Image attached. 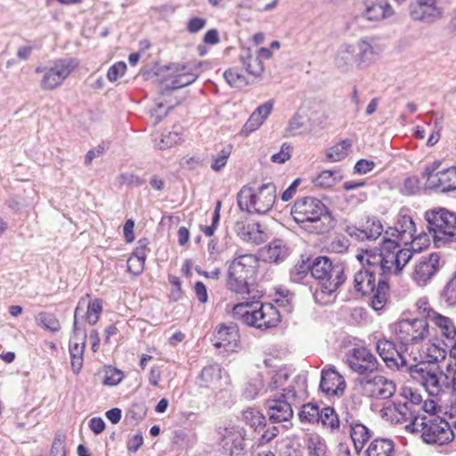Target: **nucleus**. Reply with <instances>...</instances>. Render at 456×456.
Here are the masks:
<instances>
[{
	"label": "nucleus",
	"mask_w": 456,
	"mask_h": 456,
	"mask_svg": "<svg viewBox=\"0 0 456 456\" xmlns=\"http://www.w3.org/2000/svg\"><path fill=\"white\" fill-rule=\"evenodd\" d=\"M289 374L285 370L274 372L269 384L272 393L266 400L269 419L273 423L289 421L294 408H299L307 396V381L305 375L298 374L289 382Z\"/></svg>",
	"instance_id": "1"
},
{
	"label": "nucleus",
	"mask_w": 456,
	"mask_h": 456,
	"mask_svg": "<svg viewBox=\"0 0 456 456\" xmlns=\"http://www.w3.org/2000/svg\"><path fill=\"white\" fill-rule=\"evenodd\" d=\"M226 288L245 300L234 306L233 311L239 313L244 305H253V302L248 301L249 299H257L262 297L261 292L255 288L254 284L259 259L254 254L236 252L233 259L226 262Z\"/></svg>",
	"instance_id": "2"
},
{
	"label": "nucleus",
	"mask_w": 456,
	"mask_h": 456,
	"mask_svg": "<svg viewBox=\"0 0 456 456\" xmlns=\"http://www.w3.org/2000/svg\"><path fill=\"white\" fill-rule=\"evenodd\" d=\"M290 214L295 222L308 232L324 233L333 227V218L327 207L316 198L297 200Z\"/></svg>",
	"instance_id": "3"
},
{
	"label": "nucleus",
	"mask_w": 456,
	"mask_h": 456,
	"mask_svg": "<svg viewBox=\"0 0 456 456\" xmlns=\"http://www.w3.org/2000/svg\"><path fill=\"white\" fill-rule=\"evenodd\" d=\"M412 257L411 250L406 248H384L381 243L380 252L366 250L356 256L360 264L371 265L377 271L378 276L384 278L389 283V278L399 275L404 266Z\"/></svg>",
	"instance_id": "4"
},
{
	"label": "nucleus",
	"mask_w": 456,
	"mask_h": 456,
	"mask_svg": "<svg viewBox=\"0 0 456 456\" xmlns=\"http://www.w3.org/2000/svg\"><path fill=\"white\" fill-rule=\"evenodd\" d=\"M362 268L354 276V288L362 296L370 297V305L375 311L382 310L389 298L390 287L387 281L378 276V273L371 265L364 261Z\"/></svg>",
	"instance_id": "5"
},
{
	"label": "nucleus",
	"mask_w": 456,
	"mask_h": 456,
	"mask_svg": "<svg viewBox=\"0 0 456 456\" xmlns=\"http://www.w3.org/2000/svg\"><path fill=\"white\" fill-rule=\"evenodd\" d=\"M276 186L273 183H264L256 189L243 186L237 195L238 206L249 214L265 215L275 202Z\"/></svg>",
	"instance_id": "6"
},
{
	"label": "nucleus",
	"mask_w": 456,
	"mask_h": 456,
	"mask_svg": "<svg viewBox=\"0 0 456 456\" xmlns=\"http://www.w3.org/2000/svg\"><path fill=\"white\" fill-rule=\"evenodd\" d=\"M311 275L319 281L315 297L321 294L331 295L346 281L344 266L341 264H333L327 256H317L311 263Z\"/></svg>",
	"instance_id": "7"
},
{
	"label": "nucleus",
	"mask_w": 456,
	"mask_h": 456,
	"mask_svg": "<svg viewBox=\"0 0 456 456\" xmlns=\"http://www.w3.org/2000/svg\"><path fill=\"white\" fill-rule=\"evenodd\" d=\"M411 433H420L424 443L443 445L452 441L454 435L450 424L444 419L430 415H422L418 423L411 425Z\"/></svg>",
	"instance_id": "8"
},
{
	"label": "nucleus",
	"mask_w": 456,
	"mask_h": 456,
	"mask_svg": "<svg viewBox=\"0 0 456 456\" xmlns=\"http://www.w3.org/2000/svg\"><path fill=\"white\" fill-rule=\"evenodd\" d=\"M429 233L437 247L449 241H456V214L445 208L426 212Z\"/></svg>",
	"instance_id": "9"
},
{
	"label": "nucleus",
	"mask_w": 456,
	"mask_h": 456,
	"mask_svg": "<svg viewBox=\"0 0 456 456\" xmlns=\"http://www.w3.org/2000/svg\"><path fill=\"white\" fill-rule=\"evenodd\" d=\"M395 335L404 346L419 345L430 336L429 323L424 319H401L395 323Z\"/></svg>",
	"instance_id": "10"
},
{
	"label": "nucleus",
	"mask_w": 456,
	"mask_h": 456,
	"mask_svg": "<svg viewBox=\"0 0 456 456\" xmlns=\"http://www.w3.org/2000/svg\"><path fill=\"white\" fill-rule=\"evenodd\" d=\"M256 299H249L253 302L252 305L246 306L235 314H241L243 322L260 330H267L275 327L280 322V313L272 304H261L258 309L254 308L255 304H258Z\"/></svg>",
	"instance_id": "11"
},
{
	"label": "nucleus",
	"mask_w": 456,
	"mask_h": 456,
	"mask_svg": "<svg viewBox=\"0 0 456 456\" xmlns=\"http://www.w3.org/2000/svg\"><path fill=\"white\" fill-rule=\"evenodd\" d=\"M84 302H81L74 311L73 333L69 342L71 370L78 374L84 363V353L86 343V332L83 325L78 322V315L83 311Z\"/></svg>",
	"instance_id": "12"
},
{
	"label": "nucleus",
	"mask_w": 456,
	"mask_h": 456,
	"mask_svg": "<svg viewBox=\"0 0 456 456\" xmlns=\"http://www.w3.org/2000/svg\"><path fill=\"white\" fill-rule=\"evenodd\" d=\"M415 223L412 218L400 213L394 226L387 227L382 240L384 248H399L400 244L409 245L415 232Z\"/></svg>",
	"instance_id": "13"
},
{
	"label": "nucleus",
	"mask_w": 456,
	"mask_h": 456,
	"mask_svg": "<svg viewBox=\"0 0 456 456\" xmlns=\"http://www.w3.org/2000/svg\"><path fill=\"white\" fill-rule=\"evenodd\" d=\"M358 385L364 396L376 400L389 399L396 391L395 383L392 379L379 374L360 378Z\"/></svg>",
	"instance_id": "14"
},
{
	"label": "nucleus",
	"mask_w": 456,
	"mask_h": 456,
	"mask_svg": "<svg viewBox=\"0 0 456 456\" xmlns=\"http://www.w3.org/2000/svg\"><path fill=\"white\" fill-rule=\"evenodd\" d=\"M441 266L440 253L432 252L421 256L413 265L411 278L418 287H426L437 274Z\"/></svg>",
	"instance_id": "15"
},
{
	"label": "nucleus",
	"mask_w": 456,
	"mask_h": 456,
	"mask_svg": "<svg viewBox=\"0 0 456 456\" xmlns=\"http://www.w3.org/2000/svg\"><path fill=\"white\" fill-rule=\"evenodd\" d=\"M439 165L440 163L434 162L426 167L422 174V178L426 179V188L441 192L456 191V167L436 172Z\"/></svg>",
	"instance_id": "16"
},
{
	"label": "nucleus",
	"mask_w": 456,
	"mask_h": 456,
	"mask_svg": "<svg viewBox=\"0 0 456 456\" xmlns=\"http://www.w3.org/2000/svg\"><path fill=\"white\" fill-rule=\"evenodd\" d=\"M411 377L419 383L431 396H436L443 391L440 381L442 373L438 368H432L425 362L410 365L406 370Z\"/></svg>",
	"instance_id": "17"
},
{
	"label": "nucleus",
	"mask_w": 456,
	"mask_h": 456,
	"mask_svg": "<svg viewBox=\"0 0 456 456\" xmlns=\"http://www.w3.org/2000/svg\"><path fill=\"white\" fill-rule=\"evenodd\" d=\"M346 362L349 368L360 375H367L378 370L377 357L365 346H354L346 354Z\"/></svg>",
	"instance_id": "18"
},
{
	"label": "nucleus",
	"mask_w": 456,
	"mask_h": 456,
	"mask_svg": "<svg viewBox=\"0 0 456 456\" xmlns=\"http://www.w3.org/2000/svg\"><path fill=\"white\" fill-rule=\"evenodd\" d=\"M77 65V63L74 59L56 60L45 69L41 79V88L43 90H53L60 86Z\"/></svg>",
	"instance_id": "19"
},
{
	"label": "nucleus",
	"mask_w": 456,
	"mask_h": 456,
	"mask_svg": "<svg viewBox=\"0 0 456 456\" xmlns=\"http://www.w3.org/2000/svg\"><path fill=\"white\" fill-rule=\"evenodd\" d=\"M383 419L392 424H405V429L411 433V425L418 423L420 415H418L414 409L409 408L402 400H396L387 403L380 411Z\"/></svg>",
	"instance_id": "20"
},
{
	"label": "nucleus",
	"mask_w": 456,
	"mask_h": 456,
	"mask_svg": "<svg viewBox=\"0 0 456 456\" xmlns=\"http://www.w3.org/2000/svg\"><path fill=\"white\" fill-rule=\"evenodd\" d=\"M376 350L389 369L406 370L410 366L405 357L398 352L395 344L391 340L379 339L376 342Z\"/></svg>",
	"instance_id": "21"
},
{
	"label": "nucleus",
	"mask_w": 456,
	"mask_h": 456,
	"mask_svg": "<svg viewBox=\"0 0 456 456\" xmlns=\"http://www.w3.org/2000/svg\"><path fill=\"white\" fill-rule=\"evenodd\" d=\"M220 434L223 446L229 451L230 456H245L247 452L246 432L243 428L239 426L227 427Z\"/></svg>",
	"instance_id": "22"
},
{
	"label": "nucleus",
	"mask_w": 456,
	"mask_h": 456,
	"mask_svg": "<svg viewBox=\"0 0 456 456\" xmlns=\"http://www.w3.org/2000/svg\"><path fill=\"white\" fill-rule=\"evenodd\" d=\"M431 323L441 336L444 345L450 348V356L456 359V324L454 320L439 314Z\"/></svg>",
	"instance_id": "23"
},
{
	"label": "nucleus",
	"mask_w": 456,
	"mask_h": 456,
	"mask_svg": "<svg viewBox=\"0 0 456 456\" xmlns=\"http://www.w3.org/2000/svg\"><path fill=\"white\" fill-rule=\"evenodd\" d=\"M346 387L344 377L331 366L322 370L320 388L328 395H342Z\"/></svg>",
	"instance_id": "24"
},
{
	"label": "nucleus",
	"mask_w": 456,
	"mask_h": 456,
	"mask_svg": "<svg viewBox=\"0 0 456 456\" xmlns=\"http://www.w3.org/2000/svg\"><path fill=\"white\" fill-rule=\"evenodd\" d=\"M240 340L239 330L235 325H219L213 334L212 342L214 346L224 348L226 352H233L238 346Z\"/></svg>",
	"instance_id": "25"
},
{
	"label": "nucleus",
	"mask_w": 456,
	"mask_h": 456,
	"mask_svg": "<svg viewBox=\"0 0 456 456\" xmlns=\"http://www.w3.org/2000/svg\"><path fill=\"white\" fill-rule=\"evenodd\" d=\"M395 11L387 0H364L362 15L370 21H379L392 17Z\"/></svg>",
	"instance_id": "26"
},
{
	"label": "nucleus",
	"mask_w": 456,
	"mask_h": 456,
	"mask_svg": "<svg viewBox=\"0 0 456 456\" xmlns=\"http://www.w3.org/2000/svg\"><path fill=\"white\" fill-rule=\"evenodd\" d=\"M345 427L348 428V433L354 451L359 454L366 443L370 439L372 431L358 419H345Z\"/></svg>",
	"instance_id": "27"
},
{
	"label": "nucleus",
	"mask_w": 456,
	"mask_h": 456,
	"mask_svg": "<svg viewBox=\"0 0 456 456\" xmlns=\"http://www.w3.org/2000/svg\"><path fill=\"white\" fill-rule=\"evenodd\" d=\"M385 231L380 220L375 217L367 220L364 229H359L355 226H347L346 228V232L349 236L354 237L359 240H375L382 234L384 238Z\"/></svg>",
	"instance_id": "28"
},
{
	"label": "nucleus",
	"mask_w": 456,
	"mask_h": 456,
	"mask_svg": "<svg viewBox=\"0 0 456 456\" xmlns=\"http://www.w3.org/2000/svg\"><path fill=\"white\" fill-rule=\"evenodd\" d=\"M411 17L415 20L432 22L438 19L442 12L434 0L419 1L410 7Z\"/></svg>",
	"instance_id": "29"
},
{
	"label": "nucleus",
	"mask_w": 456,
	"mask_h": 456,
	"mask_svg": "<svg viewBox=\"0 0 456 456\" xmlns=\"http://www.w3.org/2000/svg\"><path fill=\"white\" fill-rule=\"evenodd\" d=\"M235 230L238 236L244 241L259 245L266 240V234L261 229L259 223L238 222Z\"/></svg>",
	"instance_id": "30"
},
{
	"label": "nucleus",
	"mask_w": 456,
	"mask_h": 456,
	"mask_svg": "<svg viewBox=\"0 0 456 456\" xmlns=\"http://www.w3.org/2000/svg\"><path fill=\"white\" fill-rule=\"evenodd\" d=\"M81 302H84V306L83 311L80 312L78 317L81 315V317L85 319L87 323L90 325H95L98 322L100 315L102 312V299L95 298L87 302L85 298H82L78 301L77 306H78Z\"/></svg>",
	"instance_id": "31"
},
{
	"label": "nucleus",
	"mask_w": 456,
	"mask_h": 456,
	"mask_svg": "<svg viewBox=\"0 0 456 456\" xmlns=\"http://www.w3.org/2000/svg\"><path fill=\"white\" fill-rule=\"evenodd\" d=\"M395 443L388 438H376L370 442L364 456H394Z\"/></svg>",
	"instance_id": "32"
},
{
	"label": "nucleus",
	"mask_w": 456,
	"mask_h": 456,
	"mask_svg": "<svg viewBox=\"0 0 456 456\" xmlns=\"http://www.w3.org/2000/svg\"><path fill=\"white\" fill-rule=\"evenodd\" d=\"M355 47V63L363 68L370 65L374 60L375 53L372 45L365 38L360 39Z\"/></svg>",
	"instance_id": "33"
},
{
	"label": "nucleus",
	"mask_w": 456,
	"mask_h": 456,
	"mask_svg": "<svg viewBox=\"0 0 456 456\" xmlns=\"http://www.w3.org/2000/svg\"><path fill=\"white\" fill-rule=\"evenodd\" d=\"M355 62V47L353 45L342 44L336 54V66L346 71Z\"/></svg>",
	"instance_id": "34"
},
{
	"label": "nucleus",
	"mask_w": 456,
	"mask_h": 456,
	"mask_svg": "<svg viewBox=\"0 0 456 456\" xmlns=\"http://www.w3.org/2000/svg\"><path fill=\"white\" fill-rule=\"evenodd\" d=\"M221 378V367L218 364H210L202 369L198 378V383L201 387H214Z\"/></svg>",
	"instance_id": "35"
},
{
	"label": "nucleus",
	"mask_w": 456,
	"mask_h": 456,
	"mask_svg": "<svg viewBox=\"0 0 456 456\" xmlns=\"http://www.w3.org/2000/svg\"><path fill=\"white\" fill-rule=\"evenodd\" d=\"M199 75L187 70L186 67H182L178 74L172 79L167 80L166 87L170 90L179 89L192 84Z\"/></svg>",
	"instance_id": "36"
},
{
	"label": "nucleus",
	"mask_w": 456,
	"mask_h": 456,
	"mask_svg": "<svg viewBox=\"0 0 456 456\" xmlns=\"http://www.w3.org/2000/svg\"><path fill=\"white\" fill-rule=\"evenodd\" d=\"M240 60L248 74L257 77L264 71V66L259 57L253 56L249 50L243 51L240 55Z\"/></svg>",
	"instance_id": "37"
},
{
	"label": "nucleus",
	"mask_w": 456,
	"mask_h": 456,
	"mask_svg": "<svg viewBox=\"0 0 456 456\" xmlns=\"http://www.w3.org/2000/svg\"><path fill=\"white\" fill-rule=\"evenodd\" d=\"M289 256V248L280 240L272 241L266 250L265 258L269 262L279 263L283 261Z\"/></svg>",
	"instance_id": "38"
},
{
	"label": "nucleus",
	"mask_w": 456,
	"mask_h": 456,
	"mask_svg": "<svg viewBox=\"0 0 456 456\" xmlns=\"http://www.w3.org/2000/svg\"><path fill=\"white\" fill-rule=\"evenodd\" d=\"M403 397V403H405L409 408L414 409V411L419 415L421 410L428 411L427 403L424 406L421 405L422 397L419 394L413 391L411 387H404L401 393Z\"/></svg>",
	"instance_id": "39"
},
{
	"label": "nucleus",
	"mask_w": 456,
	"mask_h": 456,
	"mask_svg": "<svg viewBox=\"0 0 456 456\" xmlns=\"http://www.w3.org/2000/svg\"><path fill=\"white\" fill-rule=\"evenodd\" d=\"M329 428L331 433H337L340 429V420L339 418L332 407H324L321 410L320 412V420L319 422Z\"/></svg>",
	"instance_id": "40"
},
{
	"label": "nucleus",
	"mask_w": 456,
	"mask_h": 456,
	"mask_svg": "<svg viewBox=\"0 0 456 456\" xmlns=\"http://www.w3.org/2000/svg\"><path fill=\"white\" fill-rule=\"evenodd\" d=\"M362 405V399L360 395L355 394H351L347 397H346L341 403V411L343 415V421L345 422V419H355L354 414L358 411Z\"/></svg>",
	"instance_id": "41"
},
{
	"label": "nucleus",
	"mask_w": 456,
	"mask_h": 456,
	"mask_svg": "<svg viewBox=\"0 0 456 456\" xmlns=\"http://www.w3.org/2000/svg\"><path fill=\"white\" fill-rule=\"evenodd\" d=\"M245 422L255 429L256 432H262L265 427V416L255 408H248L242 413Z\"/></svg>",
	"instance_id": "42"
},
{
	"label": "nucleus",
	"mask_w": 456,
	"mask_h": 456,
	"mask_svg": "<svg viewBox=\"0 0 456 456\" xmlns=\"http://www.w3.org/2000/svg\"><path fill=\"white\" fill-rule=\"evenodd\" d=\"M416 309L419 315L418 319H424L428 323L431 322L440 313L436 312L428 302V298L423 297H419L416 304Z\"/></svg>",
	"instance_id": "43"
},
{
	"label": "nucleus",
	"mask_w": 456,
	"mask_h": 456,
	"mask_svg": "<svg viewBox=\"0 0 456 456\" xmlns=\"http://www.w3.org/2000/svg\"><path fill=\"white\" fill-rule=\"evenodd\" d=\"M36 322L39 326L52 332H57L61 330L59 320L52 314L41 312L36 316Z\"/></svg>",
	"instance_id": "44"
},
{
	"label": "nucleus",
	"mask_w": 456,
	"mask_h": 456,
	"mask_svg": "<svg viewBox=\"0 0 456 456\" xmlns=\"http://www.w3.org/2000/svg\"><path fill=\"white\" fill-rule=\"evenodd\" d=\"M300 407L301 411H299L298 416L302 422H319L321 410L317 405L313 403H306L304 405H300Z\"/></svg>",
	"instance_id": "45"
},
{
	"label": "nucleus",
	"mask_w": 456,
	"mask_h": 456,
	"mask_svg": "<svg viewBox=\"0 0 456 456\" xmlns=\"http://www.w3.org/2000/svg\"><path fill=\"white\" fill-rule=\"evenodd\" d=\"M350 146L351 142L349 140H342L329 149L327 158L333 162L340 161L347 156V150Z\"/></svg>",
	"instance_id": "46"
},
{
	"label": "nucleus",
	"mask_w": 456,
	"mask_h": 456,
	"mask_svg": "<svg viewBox=\"0 0 456 456\" xmlns=\"http://www.w3.org/2000/svg\"><path fill=\"white\" fill-rule=\"evenodd\" d=\"M311 273V264L302 260L298 262L289 272V279L296 283L303 282L304 279Z\"/></svg>",
	"instance_id": "47"
},
{
	"label": "nucleus",
	"mask_w": 456,
	"mask_h": 456,
	"mask_svg": "<svg viewBox=\"0 0 456 456\" xmlns=\"http://www.w3.org/2000/svg\"><path fill=\"white\" fill-rule=\"evenodd\" d=\"M441 297L448 305H456V273L444 288Z\"/></svg>",
	"instance_id": "48"
},
{
	"label": "nucleus",
	"mask_w": 456,
	"mask_h": 456,
	"mask_svg": "<svg viewBox=\"0 0 456 456\" xmlns=\"http://www.w3.org/2000/svg\"><path fill=\"white\" fill-rule=\"evenodd\" d=\"M181 141L182 135L179 132H168L161 135V138L156 146L159 150H166L178 144Z\"/></svg>",
	"instance_id": "49"
},
{
	"label": "nucleus",
	"mask_w": 456,
	"mask_h": 456,
	"mask_svg": "<svg viewBox=\"0 0 456 456\" xmlns=\"http://www.w3.org/2000/svg\"><path fill=\"white\" fill-rule=\"evenodd\" d=\"M315 186L322 188H330L336 183L335 172L324 170L321 172L314 180Z\"/></svg>",
	"instance_id": "50"
},
{
	"label": "nucleus",
	"mask_w": 456,
	"mask_h": 456,
	"mask_svg": "<svg viewBox=\"0 0 456 456\" xmlns=\"http://www.w3.org/2000/svg\"><path fill=\"white\" fill-rule=\"evenodd\" d=\"M231 155V149L229 147L224 148L217 154L212 156L211 168L214 171H220L225 167L227 160Z\"/></svg>",
	"instance_id": "51"
},
{
	"label": "nucleus",
	"mask_w": 456,
	"mask_h": 456,
	"mask_svg": "<svg viewBox=\"0 0 456 456\" xmlns=\"http://www.w3.org/2000/svg\"><path fill=\"white\" fill-rule=\"evenodd\" d=\"M305 127V123L303 120V118L298 114H296L289 120L286 132L289 136H296L302 134Z\"/></svg>",
	"instance_id": "52"
},
{
	"label": "nucleus",
	"mask_w": 456,
	"mask_h": 456,
	"mask_svg": "<svg viewBox=\"0 0 456 456\" xmlns=\"http://www.w3.org/2000/svg\"><path fill=\"white\" fill-rule=\"evenodd\" d=\"M412 240L409 241V245L411 244V248L409 249L413 251H419L423 247H427L429 243L428 235L423 232H417V229L415 228V232L412 234Z\"/></svg>",
	"instance_id": "53"
},
{
	"label": "nucleus",
	"mask_w": 456,
	"mask_h": 456,
	"mask_svg": "<svg viewBox=\"0 0 456 456\" xmlns=\"http://www.w3.org/2000/svg\"><path fill=\"white\" fill-rule=\"evenodd\" d=\"M227 83L232 87H241L246 85V79L243 75L235 69H228L224 73Z\"/></svg>",
	"instance_id": "54"
},
{
	"label": "nucleus",
	"mask_w": 456,
	"mask_h": 456,
	"mask_svg": "<svg viewBox=\"0 0 456 456\" xmlns=\"http://www.w3.org/2000/svg\"><path fill=\"white\" fill-rule=\"evenodd\" d=\"M263 388L262 379L260 377L256 378L246 386L243 395L248 399H254L260 394Z\"/></svg>",
	"instance_id": "55"
},
{
	"label": "nucleus",
	"mask_w": 456,
	"mask_h": 456,
	"mask_svg": "<svg viewBox=\"0 0 456 456\" xmlns=\"http://www.w3.org/2000/svg\"><path fill=\"white\" fill-rule=\"evenodd\" d=\"M427 350V356L429 362H438L445 359L447 354L446 350L436 344H431Z\"/></svg>",
	"instance_id": "56"
},
{
	"label": "nucleus",
	"mask_w": 456,
	"mask_h": 456,
	"mask_svg": "<svg viewBox=\"0 0 456 456\" xmlns=\"http://www.w3.org/2000/svg\"><path fill=\"white\" fill-rule=\"evenodd\" d=\"M124 379V374L120 370L116 368H109L105 371L103 384L106 386H116Z\"/></svg>",
	"instance_id": "57"
},
{
	"label": "nucleus",
	"mask_w": 456,
	"mask_h": 456,
	"mask_svg": "<svg viewBox=\"0 0 456 456\" xmlns=\"http://www.w3.org/2000/svg\"><path fill=\"white\" fill-rule=\"evenodd\" d=\"M307 449L308 456H328L325 444L318 439H311Z\"/></svg>",
	"instance_id": "58"
},
{
	"label": "nucleus",
	"mask_w": 456,
	"mask_h": 456,
	"mask_svg": "<svg viewBox=\"0 0 456 456\" xmlns=\"http://www.w3.org/2000/svg\"><path fill=\"white\" fill-rule=\"evenodd\" d=\"M349 248V242L345 237L337 236L335 237L330 244L329 245V249L331 252L343 254L347 251Z\"/></svg>",
	"instance_id": "59"
},
{
	"label": "nucleus",
	"mask_w": 456,
	"mask_h": 456,
	"mask_svg": "<svg viewBox=\"0 0 456 456\" xmlns=\"http://www.w3.org/2000/svg\"><path fill=\"white\" fill-rule=\"evenodd\" d=\"M290 157H291V146L289 143L284 142L281 145L280 151L278 153H274L272 155L271 159L274 163L283 164L287 160H289L290 159Z\"/></svg>",
	"instance_id": "60"
},
{
	"label": "nucleus",
	"mask_w": 456,
	"mask_h": 456,
	"mask_svg": "<svg viewBox=\"0 0 456 456\" xmlns=\"http://www.w3.org/2000/svg\"><path fill=\"white\" fill-rule=\"evenodd\" d=\"M118 181L120 185L127 186H140L143 181L133 173H123L118 176Z\"/></svg>",
	"instance_id": "61"
},
{
	"label": "nucleus",
	"mask_w": 456,
	"mask_h": 456,
	"mask_svg": "<svg viewBox=\"0 0 456 456\" xmlns=\"http://www.w3.org/2000/svg\"><path fill=\"white\" fill-rule=\"evenodd\" d=\"M126 65L125 62L119 61L113 64L107 72V77L110 81L114 82L118 80L119 77L125 74Z\"/></svg>",
	"instance_id": "62"
},
{
	"label": "nucleus",
	"mask_w": 456,
	"mask_h": 456,
	"mask_svg": "<svg viewBox=\"0 0 456 456\" xmlns=\"http://www.w3.org/2000/svg\"><path fill=\"white\" fill-rule=\"evenodd\" d=\"M274 102L273 100L267 101L259 107H257L253 114H255L263 123L269 117L273 109Z\"/></svg>",
	"instance_id": "63"
},
{
	"label": "nucleus",
	"mask_w": 456,
	"mask_h": 456,
	"mask_svg": "<svg viewBox=\"0 0 456 456\" xmlns=\"http://www.w3.org/2000/svg\"><path fill=\"white\" fill-rule=\"evenodd\" d=\"M50 456H66L65 440L61 435H57L53 440Z\"/></svg>",
	"instance_id": "64"
}]
</instances>
